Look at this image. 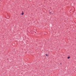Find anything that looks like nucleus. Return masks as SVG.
<instances>
[{
    "label": "nucleus",
    "instance_id": "1",
    "mask_svg": "<svg viewBox=\"0 0 76 76\" xmlns=\"http://www.w3.org/2000/svg\"><path fill=\"white\" fill-rule=\"evenodd\" d=\"M23 14H24V13H23V12L22 11V13L21 14V15H23Z\"/></svg>",
    "mask_w": 76,
    "mask_h": 76
},
{
    "label": "nucleus",
    "instance_id": "2",
    "mask_svg": "<svg viewBox=\"0 0 76 76\" xmlns=\"http://www.w3.org/2000/svg\"><path fill=\"white\" fill-rule=\"evenodd\" d=\"M31 33L32 34H35V33L34 32V31H33Z\"/></svg>",
    "mask_w": 76,
    "mask_h": 76
},
{
    "label": "nucleus",
    "instance_id": "3",
    "mask_svg": "<svg viewBox=\"0 0 76 76\" xmlns=\"http://www.w3.org/2000/svg\"><path fill=\"white\" fill-rule=\"evenodd\" d=\"M70 58V56H68V57H67V58H68V59H69V58Z\"/></svg>",
    "mask_w": 76,
    "mask_h": 76
},
{
    "label": "nucleus",
    "instance_id": "4",
    "mask_svg": "<svg viewBox=\"0 0 76 76\" xmlns=\"http://www.w3.org/2000/svg\"><path fill=\"white\" fill-rule=\"evenodd\" d=\"M45 56H49V55H48V54H46L45 55Z\"/></svg>",
    "mask_w": 76,
    "mask_h": 76
},
{
    "label": "nucleus",
    "instance_id": "5",
    "mask_svg": "<svg viewBox=\"0 0 76 76\" xmlns=\"http://www.w3.org/2000/svg\"><path fill=\"white\" fill-rule=\"evenodd\" d=\"M33 31H34V30H31L30 31L31 32H32Z\"/></svg>",
    "mask_w": 76,
    "mask_h": 76
},
{
    "label": "nucleus",
    "instance_id": "6",
    "mask_svg": "<svg viewBox=\"0 0 76 76\" xmlns=\"http://www.w3.org/2000/svg\"><path fill=\"white\" fill-rule=\"evenodd\" d=\"M34 33H35L36 34V32L34 31Z\"/></svg>",
    "mask_w": 76,
    "mask_h": 76
},
{
    "label": "nucleus",
    "instance_id": "7",
    "mask_svg": "<svg viewBox=\"0 0 76 76\" xmlns=\"http://www.w3.org/2000/svg\"><path fill=\"white\" fill-rule=\"evenodd\" d=\"M51 13V12H50V13Z\"/></svg>",
    "mask_w": 76,
    "mask_h": 76
},
{
    "label": "nucleus",
    "instance_id": "8",
    "mask_svg": "<svg viewBox=\"0 0 76 76\" xmlns=\"http://www.w3.org/2000/svg\"><path fill=\"white\" fill-rule=\"evenodd\" d=\"M60 64H62L61 63H60Z\"/></svg>",
    "mask_w": 76,
    "mask_h": 76
}]
</instances>
